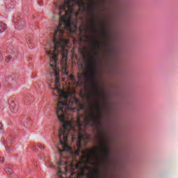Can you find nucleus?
I'll list each match as a JSON object with an SVG mask.
<instances>
[{
    "instance_id": "obj_15",
    "label": "nucleus",
    "mask_w": 178,
    "mask_h": 178,
    "mask_svg": "<svg viewBox=\"0 0 178 178\" xmlns=\"http://www.w3.org/2000/svg\"><path fill=\"white\" fill-rule=\"evenodd\" d=\"M38 148H40L42 150H44L45 149V147L42 146L41 144L37 145Z\"/></svg>"
},
{
    "instance_id": "obj_25",
    "label": "nucleus",
    "mask_w": 178,
    "mask_h": 178,
    "mask_svg": "<svg viewBox=\"0 0 178 178\" xmlns=\"http://www.w3.org/2000/svg\"><path fill=\"white\" fill-rule=\"evenodd\" d=\"M0 162H3V157H0Z\"/></svg>"
},
{
    "instance_id": "obj_28",
    "label": "nucleus",
    "mask_w": 178,
    "mask_h": 178,
    "mask_svg": "<svg viewBox=\"0 0 178 178\" xmlns=\"http://www.w3.org/2000/svg\"><path fill=\"white\" fill-rule=\"evenodd\" d=\"M79 123H80V120H78Z\"/></svg>"
},
{
    "instance_id": "obj_5",
    "label": "nucleus",
    "mask_w": 178,
    "mask_h": 178,
    "mask_svg": "<svg viewBox=\"0 0 178 178\" xmlns=\"http://www.w3.org/2000/svg\"><path fill=\"white\" fill-rule=\"evenodd\" d=\"M81 140H84V136L81 135V132H78V138L76 140L77 150L75 152V154L78 156L81 154Z\"/></svg>"
},
{
    "instance_id": "obj_9",
    "label": "nucleus",
    "mask_w": 178,
    "mask_h": 178,
    "mask_svg": "<svg viewBox=\"0 0 178 178\" xmlns=\"http://www.w3.org/2000/svg\"><path fill=\"white\" fill-rule=\"evenodd\" d=\"M6 29V24H3V22H0V33H3Z\"/></svg>"
},
{
    "instance_id": "obj_26",
    "label": "nucleus",
    "mask_w": 178,
    "mask_h": 178,
    "mask_svg": "<svg viewBox=\"0 0 178 178\" xmlns=\"http://www.w3.org/2000/svg\"><path fill=\"white\" fill-rule=\"evenodd\" d=\"M97 55H98V53L95 52V56H97Z\"/></svg>"
},
{
    "instance_id": "obj_21",
    "label": "nucleus",
    "mask_w": 178,
    "mask_h": 178,
    "mask_svg": "<svg viewBox=\"0 0 178 178\" xmlns=\"http://www.w3.org/2000/svg\"><path fill=\"white\" fill-rule=\"evenodd\" d=\"M48 168H54V164L52 163H49L48 165H47Z\"/></svg>"
},
{
    "instance_id": "obj_23",
    "label": "nucleus",
    "mask_w": 178,
    "mask_h": 178,
    "mask_svg": "<svg viewBox=\"0 0 178 178\" xmlns=\"http://www.w3.org/2000/svg\"><path fill=\"white\" fill-rule=\"evenodd\" d=\"M81 76H82L81 74H79V76H78V77H79V80H81Z\"/></svg>"
},
{
    "instance_id": "obj_24",
    "label": "nucleus",
    "mask_w": 178,
    "mask_h": 178,
    "mask_svg": "<svg viewBox=\"0 0 178 178\" xmlns=\"http://www.w3.org/2000/svg\"><path fill=\"white\" fill-rule=\"evenodd\" d=\"M3 128L2 124H0V130H2V129Z\"/></svg>"
},
{
    "instance_id": "obj_22",
    "label": "nucleus",
    "mask_w": 178,
    "mask_h": 178,
    "mask_svg": "<svg viewBox=\"0 0 178 178\" xmlns=\"http://www.w3.org/2000/svg\"><path fill=\"white\" fill-rule=\"evenodd\" d=\"M19 27H22V26H24V22H19Z\"/></svg>"
},
{
    "instance_id": "obj_16",
    "label": "nucleus",
    "mask_w": 178,
    "mask_h": 178,
    "mask_svg": "<svg viewBox=\"0 0 178 178\" xmlns=\"http://www.w3.org/2000/svg\"><path fill=\"white\" fill-rule=\"evenodd\" d=\"M10 59H12V56H9L8 57L6 58V62L8 63V62H10Z\"/></svg>"
},
{
    "instance_id": "obj_8",
    "label": "nucleus",
    "mask_w": 178,
    "mask_h": 178,
    "mask_svg": "<svg viewBox=\"0 0 178 178\" xmlns=\"http://www.w3.org/2000/svg\"><path fill=\"white\" fill-rule=\"evenodd\" d=\"M10 108L11 112L16 113L19 111V105H17L15 103H11Z\"/></svg>"
},
{
    "instance_id": "obj_18",
    "label": "nucleus",
    "mask_w": 178,
    "mask_h": 178,
    "mask_svg": "<svg viewBox=\"0 0 178 178\" xmlns=\"http://www.w3.org/2000/svg\"><path fill=\"white\" fill-rule=\"evenodd\" d=\"M81 54H83L84 59H87V55L84 54V50H81Z\"/></svg>"
},
{
    "instance_id": "obj_17",
    "label": "nucleus",
    "mask_w": 178,
    "mask_h": 178,
    "mask_svg": "<svg viewBox=\"0 0 178 178\" xmlns=\"http://www.w3.org/2000/svg\"><path fill=\"white\" fill-rule=\"evenodd\" d=\"M94 6H91L90 7V13L91 15H94Z\"/></svg>"
},
{
    "instance_id": "obj_30",
    "label": "nucleus",
    "mask_w": 178,
    "mask_h": 178,
    "mask_svg": "<svg viewBox=\"0 0 178 178\" xmlns=\"http://www.w3.org/2000/svg\"><path fill=\"white\" fill-rule=\"evenodd\" d=\"M8 143H10L9 140H8Z\"/></svg>"
},
{
    "instance_id": "obj_7",
    "label": "nucleus",
    "mask_w": 178,
    "mask_h": 178,
    "mask_svg": "<svg viewBox=\"0 0 178 178\" xmlns=\"http://www.w3.org/2000/svg\"><path fill=\"white\" fill-rule=\"evenodd\" d=\"M90 170L91 175H93L94 178H99V170L98 168L92 169L89 168Z\"/></svg>"
},
{
    "instance_id": "obj_13",
    "label": "nucleus",
    "mask_w": 178,
    "mask_h": 178,
    "mask_svg": "<svg viewBox=\"0 0 178 178\" xmlns=\"http://www.w3.org/2000/svg\"><path fill=\"white\" fill-rule=\"evenodd\" d=\"M90 30L93 33H95V31H97V26L95 25V24L92 23L91 24V26H90Z\"/></svg>"
},
{
    "instance_id": "obj_27",
    "label": "nucleus",
    "mask_w": 178,
    "mask_h": 178,
    "mask_svg": "<svg viewBox=\"0 0 178 178\" xmlns=\"http://www.w3.org/2000/svg\"><path fill=\"white\" fill-rule=\"evenodd\" d=\"M81 67H83V64H81Z\"/></svg>"
},
{
    "instance_id": "obj_29",
    "label": "nucleus",
    "mask_w": 178,
    "mask_h": 178,
    "mask_svg": "<svg viewBox=\"0 0 178 178\" xmlns=\"http://www.w3.org/2000/svg\"><path fill=\"white\" fill-rule=\"evenodd\" d=\"M102 143H104V140H102Z\"/></svg>"
},
{
    "instance_id": "obj_4",
    "label": "nucleus",
    "mask_w": 178,
    "mask_h": 178,
    "mask_svg": "<svg viewBox=\"0 0 178 178\" xmlns=\"http://www.w3.org/2000/svg\"><path fill=\"white\" fill-rule=\"evenodd\" d=\"M100 119L101 117L97 116L95 113L92 111L90 113V115L85 118V122L86 124H89L90 126H92V127H94V126H98V124H99Z\"/></svg>"
},
{
    "instance_id": "obj_12",
    "label": "nucleus",
    "mask_w": 178,
    "mask_h": 178,
    "mask_svg": "<svg viewBox=\"0 0 178 178\" xmlns=\"http://www.w3.org/2000/svg\"><path fill=\"white\" fill-rule=\"evenodd\" d=\"M6 9H13L15 8V3L11 2L10 4L7 3L6 5Z\"/></svg>"
},
{
    "instance_id": "obj_10",
    "label": "nucleus",
    "mask_w": 178,
    "mask_h": 178,
    "mask_svg": "<svg viewBox=\"0 0 178 178\" xmlns=\"http://www.w3.org/2000/svg\"><path fill=\"white\" fill-rule=\"evenodd\" d=\"M98 95H99V90H98V88H94V93L91 96V98H96V97H98Z\"/></svg>"
},
{
    "instance_id": "obj_11",
    "label": "nucleus",
    "mask_w": 178,
    "mask_h": 178,
    "mask_svg": "<svg viewBox=\"0 0 178 178\" xmlns=\"http://www.w3.org/2000/svg\"><path fill=\"white\" fill-rule=\"evenodd\" d=\"M5 172L8 174V175H12V173H13V170H12V168L10 167H6L5 168Z\"/></svg>"
},
{
    "instance_id": "obj_1",
    "label": "nucleus",
    "mask_w": 178,
    "mask_h": 178,
    "mask_svg": "<svg viewBox=\"0 0 178 178\" xmlns=\"http://www.w3.org/2000/svg\"><path fill=\"white\" fill-rule=\"evenodd\" d=\"M58 91V94H60L64 97L65 101H58L57 104V108L56 109V113L57 118L63 124V126L60 128L58 131V138L60 143L57 145V149L60 155L63 152H70V147H69V137H72V139L74 140V136L73 135V131H74V127H73V123L70 121L66 120V115L67 111H74L75 106H81V109H83L84 106L81 104L80 99L76 98V97H72L69 100L67 95L63 92L59 87L56 86L55 89Z\"/></svg>"
},
{
    "instance_id": "obj_3",
    "label": "nucleus",
    "mask_w": 178,
    "mask_h": 178,
    "mask_svg": "<svg viewBox=\"0 0 178 178\" xmlns=\"http://www.w3.org/2000/svg\"><path fill=\"white\" fill-rule=\"evenodd\" d=\"M88 66L89 67V74L88 77L90 81H92L97 74V62L95 61V56H91L88 60Z\"/></svg>"
},
{
    "instance_id": "obj_19",
    "label": "nucleus",
    "mask_w": 178,
    "mask_h": 178,
    "mask_svg": "<svg viewBox=\"0 0 178 178\" xmlns=\"http://www.w3.org/2000/svg\"><path fill=\"white\" fill-rule=\"evenodd\" d=\"M6 149L7 154H9V152H10V149L9 148V147H6Z\"/></svg>"
},
{
    "instance_id": "obj_14",
    "label": "nucleus",
    "mask_w": 178,
    "mask_h": 178,
    "mask_svg": "<svg viewBox=\"0 0 178 178\" xmlns=\"http://www.w3.org/2000/svg\"><path fill=\"white\" fill-rule=\"evenodd\" d=\"M92 47H93V48H95V49H98V48H99V42H92Z\"/></svg>"
},
{
    "instance_id": "obj_20",
    "label": "nucleus",
    "mask_w": 178,
    "mask_h": 178,
    "mask_svg": "<svg viewBox=\"0 0 178 178\" xmlns=\"http://www.w3.org/2000/svg\"><path fill=\"white\" fill-rule=\"evenodd\" d=\"M95 108H97L98 112H99V103H98V106H94Z\"/></svg>"
},
{
    "instance_id": "obj_6",
    "label": "nucleus",
    "mask_w": 178,
    "mask_h": 178,
    "mask_svg": "<svg viewBox=\"0 0 178 178\" xmlns=\"http://www.w3.org/2000/svg\"><path fill=\"white\" fill-rule=\"evenodd\" d=\"M63 74L67 76V77L69 79V80H71V81H76V80L74 79V76H73L72 74H70L66 68L63 69Z\"/></svg>"
},
{
    "instance_id": "obj_2",
    "label": "nucleus",
    "mask_w": 178,
    "mask_h": 178,
    "mask_svg": "<svg viewBox=\"0 0 178 178\" xmlns=\"http://www.w3.org/2000/svg\"><path fill=\"white\" fill-rule=\"evenodd\" d=\"M102 153L105 159L109 158V147L105 145L97 147L96 149H90L88 152H83V158H88V155H97V154Z\"/></svg>"
}]
</instances>
